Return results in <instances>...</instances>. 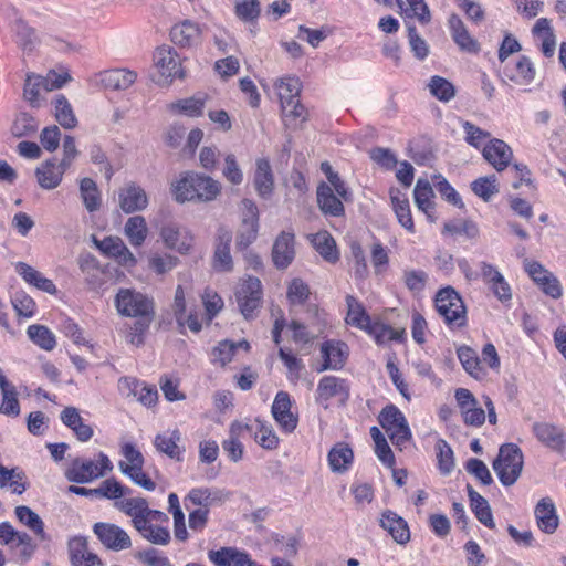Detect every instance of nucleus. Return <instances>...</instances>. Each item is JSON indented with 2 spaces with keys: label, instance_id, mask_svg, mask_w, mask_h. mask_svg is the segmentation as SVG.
<instances>
[{
  "label": "nucleus",
  "instance_id": "f257e3e1",
  "mask_svg": "<svg viewBox=\"0 0 566 566\" xmlns=\"http://www.w3.org/2000/svg\"><path fill=\"white\" fill-rule=\"evenodd\" d=\"M114 303L119 315L136 318V322L129 326L127 339L133 345H142L144 334L149 328L155 314L153 300L136 290L120 289Z\"/></svg>",
  "mask_w": 566,
  "mask_h": 566
},
{
  "label": "nucleus",
  "instance_id": "f03ea898",
  "mask_svg": "<svg viewBox=\"0 0 566 566\" xmlns=\"http://www.w3.org/2000/svg\"><path fill=\"white\" fill-rule=\"evenodd\" d=\"M171 192L177 202H209L220 195L221 185L209 176L188 171L171 184Z\"/></svg>",
  "mask_w": 566,
  "mask_h": 566
},
{
  "label": "nucleus",
  "instance_id": "7ed1b4c3",
  "mask_svg": "<svg viewBox=\"0 0 566 566\" xmlns=\"http://www.w3.org/2000/svg\"><path fill=\"white\" fill-rule=\"evenodd\" d=\"M493 469L502 484L513 485L523 469V454L521 449L514 443L501 446L499 455L493 462Z\"/></svg>",
  "mask_w": 566,
  "mask_h": 566
},
{
  "label": "nucleus",
  "instance_id": "20e7f679",
  "mask_svg": "<svg viewBox=\"0 0 566 566\" xmlns=\"http://www.w3.org/2000/svg\"><path fill=\"white\" fill-rule=\"evenodd\" d=\"M436 308L450 327H462L467 322V310L461 296L452 287H444L436 295Z\"/></svg>",
  "mask_w": 566,
  "mask_h": 566
},
{
  "label": "nucleus",
  "instance_id": "39448f33",
  "mask_svg": "<svg viewBox=\"0 0 566 566\" xmlns=\"http://www.w3.org/2000/svg\"><path fill=\"white\" fill-rule=\"evenodd\" d=\"M112 470L113 464L111 460L106 454L101 452L98 454L97 461L83 460L78 458L73 460L65 471V476L71 482L88 483L93 480L104 476Z\"/></svg>",
  "mask_w": 566,
  "mask_h": 566
},
{
  "label": "nucleus",
  "instance_id": "423d86ee",
  "mask_svg": "<svg viewBox=\"0 0 566 566\" xmlns=\"http://www.w3.org/2000/svg\"><path fill=\"white\" fill-rule=\"evenodd\" d=\"M122 454L124 460L118 463L120 472L143 489L154 491L156 483L143 470L144 457L142 452L132 443H125L122 447Z\"/></svg>",
  "mask_w": 566,
  "mask_h": 566
},
{
  "label": "nucleus",
  "instance_id": "0eeeda50",
  "mask_svg": "<svg viewBox=\"0 0 566 566\" xmlns=\"http://www.w3.org/2000/svg\"><path fill=\"white\" fill-rule=\"evenodd\" d=\"M379 422L391 442L402 450L411 439V431L402 412L395 406H388L379 415Z\"/></svg>",
  "mask_w": 566,
  "mask_h": 566
},
{
  "label": "nucleus",
  "instance_id": "6e6552de",
  "mask_svg": "<svg viewBox=\"0 0 566 566\" xmlns=\"http://www.w3.org/2000/svg\"><path fill=\"white\" fill-rule=\"evenodd\" d=\"M240 224L237 229L235 245L245 249L258 238L259 209L250 199H243L240 203Z\"/></svg>",
  "mask_w": 566,
  "mask_h": 566
},
{
  "label": "nucleus",
  "instance_id": "1a4fd4ad",
  "mask_svg": "<svg viewBox=\"0 0 566 566\" xmlns=\"http://www.w3.org/2000/svg\"><path fill=\"white\" fill-rule=\"evenodd\" d=\"M235 300L244 318H252L255 311L262 303V287L260 280L250 276L242 281L237 287Z\"/></svg>",
  "mask_w": 566,
  "mask_h": 566
},
{
  "label": "nucleus",
  "instance_id": "9d476101",
  "mask_svg": "<svg viewBox=\"0 0 566 566\" xmlns=\"http://www.w3.org/2000/svg\"><path fill=\"white\" fill-rule=\"evenodd\" d=\"M154 62L158 72L156 82L159 85H167L174 78L184 76L180 59L169 46L158 48L154 55Z\"/></svg>",
  "mask_w": 566,
  "mask_h": 566
},
{
  "label": "nucleus",
  "instance_id": "9b49d317",
  "mask_svg": "<svg viewBox=\"0 0 566 566\" xmlns=\"http://www.w3.org/2000/svg\"><path fill=\"white\" fill-rule=\"evenodd\" d=\"M93 531L101 543L111 551L119 552L132 546L129 535L122 527L111 523H95Z\"/></svg>",
  "mask_w": 566,
  "mask_h": 566
},
{
  "label": "nucleus",
  "instance_id": "f8f14e48",
  "mask_svg": "<svg viewBox=\"0 0 566 566\" xmlns=\"http://www.w3.org/2000/svg\"><path fill=\"white\" fill-rule=\"evenodd\" d=\"M159 235L167 249L180 254L189 253L193 243V237L187 229L171 222L160 228Z\"/></svg>",
  "mask_w": 566,
  "mask_h": 566
},
{
  "label": "nucleus",
  "instance_id": "ddd939ff",
  "mask_svg": "<svg viewBox=\"0 0 566 566\" xmlns=\"http://www.w3.org/2000/svg\"><path fill=\"white\" fill-rule=\"evenodd\" d=\"M229 499V493L218 488H193L185 497V505L189 504L200 506L199 509H210L211 506L221 505Z\"/></svg>",
  "mask_w": 566,
  "mask_h": 566
},
{
  "label": "nucleus",
  "instance_id": "4468645a",
  "mask_svg": "<svg viewBox=\"0 0 566 566\" xmlns=\"http://www.w3.org/2000/svg\"><path fill=\"white\" fill-rule=\"evenodd\" d=\"M101 252L115 259L122 266L134 268L137 259L119 237H106L102 241H95Z\"/></svg>",
  "mask_w": 566,
  "mask_h": 566
},
{
  "label": "nucleus",
  "instance_id": "2eb2a0df",
  "mask_svg": "<svg viewBox=\"0 0 566 566\" xmlns=\"http://www.w3.org/2000/svg\"><path fill=\"white\" fill-rule=\"evenodd\" d=\"M524 268L531 279L542 287L545 294L553 298H559L562 296L563 292L558 280L541 263L525 261Z\"/></svg>",
  "mask_w": 566,
  "mask_h": 566
},
{
  "label": "nucleus",
  "instance_id": "dca6fc26",
  "mask_svg": "<svg viewBox=\"0 0 566 566\" xmlns=\"http://www.w3.org/2000/svg\"><path fill=\"white\" fill-rule=\"evenodd\" d=\"M118 205L125 213L143 211L148 206V196L137 184L127 182L118 191Z\"/></svg>",
  "mask_w": 566,
  "mask_h": 566
},
{
  "label": "nucleus",
  "instance_id": "f3484780",
  "mask_svg": "<svg viewBox=\"0 0 566 566\" xmlns=\"http://www.w3.org/2000/svg\"><path fill=\"white\" fill-rule=\"evenodd\" d=\"M292 402L290 396L285 391L276 394L273 405L272 415L277 424L285 432H292L297 426V416L291 411Z\"/></svg>",
  "mask_w": 566,
  "mask_h": 566
},
{
  "label": "nucleus",
  "instance_id": "a211bd4d",
  "mask_svg": "<svg viewBox=\"0 0 566 566\" xmlns=\"http://www.w3.org/2000/svg\"><path fill=\"white\" fill-rule=\"evenodd\" d=\"M295 258L294 234L281 232L272 248V259L277 269H286Z\"/></svg>",
  "mask_w": 566,
  "mask_h": 566
},
{
  "label": "nucleus",
  "instance_id": "6ab92c4d",
  "mask_svg": "<svg viewBox=\"0 0 566 566\" xmlns=\"http://www.w3.org/2000/svg\"><path fill=\"white\" fill-rule=\"evenodd\" d=\"M483 157L497 171L504 170L512 160L513 153L511 147L501 139H491L483 147Z\"/></svg>",
  "mask_w": 566,
  "mask_h": 566
},
{
  "label": "nucleus",
  "instance_id": "aec40b11",
  "mask_svg": "<svg viewBox=\"0 0 566 566\" xmlns=\"http://www.w3.org/2000/svg\"><path fill=\"white\" fill-rule=\"evenodd\" d=\"M322 357L324 363L318 371L327 369L337 370L340 369L348 355V347L345 343L328 340L325 342L321 347Z\"/></svg>",
  "mask_w": 566,
  "mask_h": 566
},
{
  "label": "nucleus",
  "instance_id": "412c9836",
  "mask_svg": "<svg viewBox=\"0 0 566 566\" xmlns=\"http://www.w3.org/2000/svg\"><path fill=\"white\" fill-rule=\"evenodd\" d=\"M170 38L180 48H192L200 43L201 30L197 23L185 20L171 28Z\"/></svg>",
  "mask_w": 566,
  "mask_h": 566
},
{
  "label": "nucleus",
  "instance_id": "4be33fe9",
  "mask_svg": "<svg viewBox=\"0 0 566 566\" xmlns=\"http://www.w3.org/2000/svg\"><path fill=\"white\" fill-rule=\"evenodd\" d=\"M180 440L181 433L178 429L166 430L156 434L154 446L157 451L166 454L170 459L180 461L184 452V448L179 444Z\"/></svg>",
  "mask_w": 566,
  "mask_h": 566
},
{
  "label": "nucleus",
  "instance_id": "5701e85b",
  "mask_svg": "<svg viewBox=\"0 0 566 566\" xmlns=\"http://www.w3.org/2000/svg\"><path fill=\"white\" fill-rule=\"evenodd\" d=\"M380 525L398 544H407L410 541V532L407 522L392 511H386L380 518Z\"/></svg>",
  "mask_w": 566,
  "mask_h": 566
},
{
  "label": "nucleus",
  "instance_id": "b1692460",
  "mask_svg": "<svg viewBox=\"0 0 566 566\" xmlns=\"http://www.w3.org/2000/svg\"><path fill=\"white\" fill-rule=\"evenodd\" d=\"M253 185L260 197L269 198L272 195L274 189V176L268 159H256Z\"/></svg>",
  "mask_w": 566,
  "mask_h": 566
},
{
  "label": "nucleus",
  "instance_id": "393cba45",
  "mask_svg": "<svg viewBox=\"0 0 566 566\" xmlns=\"http://www.w3.org/2000/svg\"><path fill=\"white\" fill-rule=\"evenodd\" d=\"M61 420L75 433L80 441L85 442L93 437L92 427L84 422L75 407H65L61 412Z\"/></svg>",
  "mask_w": 566,
  "mask_h": 566
},
{
  "label": "nucleus",
  "instance_id": "a878e982",
  "mask_svg": "<svg viewBox=\"0 0 566 566\" xmlns=\"http://www.w3.org/2000/svg\"><path fill=\"white\" fill-rule=\"evenodd\" d=\"M415 202L420 211H422L430 222L436 221L433 190L430 182L426 179H418L413 189Z\"/></svg>",
  "mask_w": 566,
  "mask_h": 566
},
{
  "label": "nucleus",
  "instance_id": "bb28decb",
  "mask_svg": "<svg viewBox=\"0 0 566 566\" xmlns=\"http://www.w3.org/2000/svg\"><path fill=\"white\" fill-rule=\"evenodd\" d=\"M116 507L132 517L133 525L136 530L145 523L148 503L143 497H128L116 502Z\"/></svg>",
  "mask_w": 566,
  "mask_h": 566
},
{
  "label": "nucleus",
  "instance_id": "cd10ccee",
  "mask_svg": "<svg viewBox=\"0 0 566 566\" xmlns=\"http://www.w3.org/2000/svg\"><path fill=\"white\" fill-rule=\"evenodd\" d=\"M535 516L538 527L547 534H553L558 527V516L556 515L553 502L545 497L542 499L535 507Z\"/></svg>",
  "mask_w": 566,
  "mask_h": 566
},
{
  "label": "nucleus",
  "instance_id": "c85d7f7f",
  "mask_svg": "<svg viewBox=\"0 0 566 566\" xmlns=\"http://www.w3.org/2000/svg\"><path fill=\"white\" fill-rule=\"evenodd\" d=\"M15 271L28 284L33 285L49 294H56L57 290L55 284L50 279L44 277L39 271L29 264L24 262H18L15 264Z\"/></svg>",
  "mask_w": 566,
  "mask_h": 566
},
{
  "label": "nucleus",
  "instance_id": "c756f323",
  "mask_svg": "<svg viewBox=\"0 0 566 566\" xmlns=\"http://www.w3.org/2000/svg\"><path fill=\"white\" fill-rule=\"evenodd\" d=\"M392 209L398 222L410 233L415 232V224L411 216L410 205L407 196L398 189L390 191Z\"/></svg>",
  "mask_w": 566,
  "mask_h": 566
},
{
  "label": "nucleus",
  "instance_id": "7c9ffc66",
  "mask_svg": "<svg viewBox=\"0 0 566 566\" xmlns=\"http://www.w3.org/2000/svg\"><path fill=\"white\" fill-rule=\"evenodd\" d=\"M533 433L538 441L548 448L560 449L564 446L563 430L553 423L535 422L533 424Z\"/></svg>",
  "mask_w": 566,
  "mask_h": 566
},
{
  "label": "nucleus",
  "instance_id": "2f4dec72",
  "mask_svg": "<svg viewBox=\"0 0 566 566\" xmlns=\"http://www.w3.org/2000/svg\"><path fill=\"white\" fill-rule=\"evenodd\" d=\"M534 38L541 41V51L547 57L553 56L556 49V38L551 22L546 18L536 21L532 29Z\"/></svg>",
  "mask_w": 566,
  "mask_h": 566
},
{
  "label": "nucleus",
  "instance_id": "473e14b6",
  "mask_svg": "<svg viewBox=\"0 0 566 566\" xmlns=\"http://www.w3.org/2000/svg\"><path fill=\"white\" fill-rule=\"evenodd\" d=\"M66 169L61 163L59 165L53 161L44 163L35 172L39 185L49 190L56 188L61 184Z\"/></svg>",
  "mask_w": 566,
  "mask_h": 566
},
{
  "label": "nucleus",
  "instance_id": "72a5a7b5",
  "mask_svg": "<svg viewBox=\"0 0 566 566\" xmlns=\"http://www.w3.org/2000/svg\"><path fill=\"white\" fill-rule=\"evenodd\" d=\"M329 468L335 473H344L353 462V450L344 442L336 443L327 455Z\"/></svg>",
  "mask_w": 566,
  "mask_h": 566
},
{
  "label": "nucleus",
  "instance_id": "f704fd0d",
  "mask_svg": "<svg viewBox=\"0 0 566 566\" xmlns=\"http://www.w3.org/2000/svg\"><path fill=\"white\" fill-rule=\"evenodd\" d=\"M137 74L126 69H114L102 74V83L106 88L127 90L136 81Z\"/></svg>",
  "mask_w": 566,
  "mask_h": 566
},
{
  "label": "nucleus",
  "instance_id": "c9c22d12",
  "mask_svg": "<svg viewBox=\"0 0 566 566\" xmlns=\"http://www.w3.org/2000/svg\"><path fill=\"white\" fill-rule=\"evenodd\" d=\"M124 234L133 247H142L148 237L146 219L143 216L129 217L124 226Z\"/></svg>",
  "mask_w": 566,
  "mask_h": 566
},
{
  "label": "nucleus",
  "instance_id": "e433bc0d",
  "mask_svg": "<svg viewBox=\"0 0 566 566\" xmlns=\"http://www.w3.org/2000/svg\"><path fill=\"white\" fill-rule=\"evenodd\" d=\"M80 198L90 212H96L102 207V196L96 182L91 178H83L80 180Z\"/></svg>",
  "mask_w": 566,
  "mask_h": 566
},
{
  "label": "nucleus",
  "instance_id": "4c0bfd02",
  "mask_svg": "<svg viewBox=\"0 0 566 566\" xmlns=\"http://www.w3.org/2000/svg\"><path fill=\"white\" fill-rule=\"evenodd\" d=\"M317 203L325 214L337 217L344 213L340 199L334 195L332 187L327 184H321L317 187Z\"/></svg>",
  "mask_w": 566,
  "mask_h": 566
},
{
  "label": "nucleus",
  "instance_id": "58836bf2",
  "mask_svg": "<svg viewBox=\"0 0 566 566\" xmlns=\"http://www.w3.org/2000/svg\"><path fill=\"white\" fill-rule=\"evenodd\" d=\"M45 83L46 82L41 75L34 73L27 74L23 87V97L31 106H41L42 94L48 92Z\"/></svg>",
  "mask_w": 566,
  "mask_h": 566
},
{
  "label": "nucleus",
  "instance_id": "ea45409f",
  "mask_svg": "<svg viewBox=\"0 0 566 566\" xmlns=\"http://www.w3.org/2000/svg\"><path fill=\"white\" fill-rule=\"evenodd\" d=\"M449 27L454 42L462 49L469 52L478 51V43L469 34L463 21L457 14H451L449 18Z\"/></svg>",
  "mask_w": 566,
  "mask_h": 566
},
{
  "label": "nucleus",
  "instance_id": "a19ab883",
  "mask_svg": "<svg viewBox=\"0 0 566 566\" xmlns=\"http://www.w3.org/2000/svg\"><path fill=\"white\" fill-rule=\"evenodd\" d=\"M467 489L471 503V509L474 512L476 518L489 528H494L495 523L493 521L491 507L488 501L476 491H474L471 485H468Z\"/></svg>",
  "mask_w": 566,
  "mask_h": 566
},
{
  "label": "nucleus",
  "instance_id": "79ce46f5",
  "mask_svg": "<svg viewBox=\"0 0 566 566\" xmlns=\"http://www.w3.org/2000/svg\"><path fill=\"white\" fill-rule=\"evenodd\" d=\"M14 513L19 522L32 531L41 541L46 539L44 523L38 513L25 505L17 506Z\"/></svg>",
  "mask_w": 566,
  "mask_h": 566
},
{
  "label": "nucleus",
  "instance_id": "37998d69",
  "mask_svg": "<svg viewBox=\"0 0 566 566\" xmlns=\"http://www.w3.org/2000/svg\"><path fill=\"white\" fill-rule=\"evenodd\" d=\"M275 88L281 105L290 106L293 101L298 99L301 83L296 77L285 76L275 82Z\"/></svg>",
  "mask_w": 566,
  "mask_h": 566
},
{
  "label": "nucleus",
  "instance_id": "c03bdc74",
  "mask_svg": "<svg viewBox=\"0 0 566 566\" xmlns=\"http://www.w3.org/2000/svg\"><path fill=\"white\" fill-rule=\"evenodd\" d=\"M346 303V323L359 329H368L370 327L371 321L364 306L353 296H347Z\"/></svg>",
  "mask_w": 566,
  "mask_h": 566
},
{
  "label": "nucleus",
  "instance_id": "a18cd8bd",
  "mask_svg": "<svg viewBox=\"0 0 566 566\" xmlns=\"http://www.w3.org/2000/svg\"><path fill=\"white\" fill-rule=\"evenodd\" d=\"M311 242L315 250L328 262L338 260V252L333 237L327 231H321L312 235Z\"/></svg>",
  "mask_w": 566,
  "mask_h": 566
},
{
  "label": "nucleus",
  "instance_id": "49530a36",
  "mask_svg": "<svg viewBox=\"0 0 566 566\" xmlns=\"http://www.w3.org/2000/svg\"><path fill=\"white\" fill-rule=\"evenodd\" d=\"M505 75L517 85H528L535 77V69L531 61L523 56L513 69L505 71Z\"/></svg>",
  "mask_w": 566,
  "mask_h": 566
},
{
  "label": "nucleus",
  "instance_id": "de8ad7c7",
  "mask_svg": "<svg viewBox=\"0 0 566 566\" xmlns=\"http://www.w3.org/2000/svg\"><path fill=\"white\" fill-rule=\"evenodd\" d=\"M53 104L55 118L59 124L66 129L74 128L77 125V119L67 99L63 95H56Z\"/></svg>",
  "mask_w": 566,
  "mask_h": 566
},
{
  "label": "nucleus",
  "instance_id": "09e8293b",
  "mask_svg": "<svg viewBox=\"0 0 566 566\" xmlns=\"http://www.w3.org/2000/svg\"><path fill=\"white\" fill-rule=\"evenodd\" d=\"M458 358L462 364L463 368L475 379H480L484 376V370L481 366V360L479 359L476 353L467 346L460 347L458 349Z\"/></svg>",
  "mask_w": 566,
  "mask_h": 566
},
{
  "label": "nucleus",
  "instance_id": "8fccbe9b",
  "mask_svg": "<svg viewBox=\"0 0 566 566\" xmlns=\"http://www.w3.org/2000/svg\"><path fill=\"white\" fill-rule=\"evenodd\" d=\"M252 426H254L252 434L254 436L258 444L268 450H274L277 448L279 438L271 426L265 424L260 420H255Z\"/></svg>",
  "mask_w": 566,
  "mask_h": 566
},
{
  "label": "nucleus",
  "instance_id": "3c124183",
  "mask_svg": "<svg viewBox=\"0 0 566 566\" xmlns=\"http://www.w3.org/2000/svg\"><path fill=\"white\" fill-rule=\"evenodd\" d=\"M29 338L44 350H52L56 346L54 334L44 325H31L28 328Z\"/></svg>",
  "mask_w": 566,
  "mask_h": 566
},
{
  "label": "nucleus",
  "instance_id": "603ef678",
  "mask_svg": "<svg viewBox=\"0 0 566 566\" xmlns=\"http://www.w3.org/2000/svg\"><path fill=\"white\" fill-rule=\"evenodd\" d=\"M249 347L250 345L247 340H240L238 343L230 340L220 342L213 349V359L220 363L221 366H224L233 359L237 349L243 348L244 350H248Z\"/></svg>",
  "mask_w": 566,
  "mask_h": 566
},
{
  "label": "nucleus",
  "instance_id": "864d4df0",
  "mask_svg": "<svg viewBox=\"0 0 566 566\" xmlns=\"http://www.w3.org/2000/svg\"><path fill=\"white\" fill-rule=\"evenodd\" d=\"M284 124L291 128H297L307 118L305 107L300 99L293 101L290 106L281 105Z\"/></svg>",
  "mask_w": 566,
  "mask_h": 566
},
{
  "label": "nucleus",
  "instance_id": "5fc2aeb1",
  "mask_svg": "<svg viewBox=\"0 0 566 566\" xmlns=\"http://www.w3.org/2000/svg\"><path fill=\"white\" fill-rule=\"evenodd\" d=\"M344 389V381L334 377H323L317 386L316 394L318 401H327L331 398L339 395Z\"/></svg>",
  "mask_w": 566,
  "mask_h": 566
},
{
  "label": "nucleus",
  "instance_id": "6e6d98bb",
  "mask_svg": "<svg viewBox=\"0 0 566 566\" xmlns=\"http://www.w3.org/2000/svg\"><path fill=\"white\" fill-rule=\"evenodd\" d=\"M0 390L2 394L0 413L7 416H18L20 413V405L15 387L12 384L8 382L4 386H2Z\"/></svg>",
  "mask_w": 566,
  "mask_h": 566
},
{
  "label": "nucleus",
  "instance_id": "4d7b16f0",
  "mask_svg": "<svg viewBox=\"0 0 566 566\" xmlns=\"http://www.w3.org/2000/svg\"><path fill=\"white\" fill-rule=\"evenodd\" d=\"M430 93L438 99L448 102L455 95V88L451 82L441 76H432L428 83Z\"/></svg>",
  "mask_w": 566,
  "mask_h": 566
},
{
  "label": "nucleus",
  "instance_id": "13d9d810",
  "mask_svg": "<svg viewBox=\"0 0 566 566\" xmlns=\"http://www.w3.org/2000/svg\"><path fill=\"white\" fill-rule=\"evenodd\" d=\"M178 264L179 259L169 253H154L148 259L149 269L159 275L172 271Z\"/></svg>",
  "mask_w": 566,
  "mask_h": 566
},
{
  "label": "nucleus",
  "instance_id": "bf43d9fd",
  "mask_svg": "<svg viewBox=\"0 0 566 566\" xmlns=\"http://www.w3.org/2000/svg\"><path fill=\"white\" fill-rule=\"evenodd\" d=\"M138 533L148 542L155 545H167L170 541V533L166 527L144 523Z\"/></svg>",
  "mask_w": 566,
  "mask_h": 566
},
{
  "label": "nucleus",
  "instance_id": "052dcab7",
  "mask_svg": "<svg viewBox=\"0 0 566 566\" xmlns=\"http://www.w3.org/2000/svg\"><path fill=\"white\" fill-rule=\"evenodd\" d=\"M434 449L440 472L442 474H449L454 468V458L451 447L446 440L439 439Z\"/></svg>",
  "mask_w": 566,
  "mask_h": 566
},
{
  "label": "nucleus",
  "instance_id": "680f3d73",
  "mask_svg": "<svg viewBox=\"0 0 566 566\" xmlns=\"http://www.w3.org/2000/svg\"><path fill=\"white\" fill-rule=\"evenodd\" d=\"M471 188L484 201H489L493 195L499 192L497 179L494 175L478 178L472 182Z\"/></svg>",
  "mask_w": 566,
  "mask_h": 566
},
{
  "label": "nucleus",
  "instance_id": "e2e57ef3",
  "mask_svg": "<svg viewBox=\"0 0 566 566\" xmlns=\"http://www.w3.org/2000/svg\"><path fill=\"white\" fill-rule=\"evenodd\" d=\"M128 493H130L129 489L123 486L117 480L113 478L103 481L101 485L94 491V494L111 500H118Z\"/></svg>",
  "mask_w": 566,
  "mask_h": 566
},
{
  "label": "nucleus",
  "instance_id": "0e129e2a",
  "mask_svg": "<svg viewBox=\"0 0 566 566\" xmlns=\"http://www.w3.org/2000/svg\"><path fill=\"white\" fill-rule=\"evenodd\" d=\"M231 235L224 234V242L217 245L214 252V268L219 271H230L232 269V258L230 254V242Z\"/></svg>",
  "mask_w": 566,
  "mask_h": 566
},
{
  "label": "nucleus",
  "instance_id": "69168bd1",
  "mask_svg": "<svg viewBox=\"0 0 566 566\" xmlns=\"http://www.w3.org/2000/svg\"><path fill=\"white\" fill-rule=\"evenodd\" d=\"M206 96L197 95L189 98L181 99L171 105L172 108H178L180 112L188 116H199L202 114L205 107Z\"/></svg>",
  "mask_w": 566,
  "mask_h": 566
},
{
  "label": "nucleus",
  "instance_id": "338daca9",
  "mask_svg": "<svg viewBox=\"0 0 566 566\" xmlns=\"http://www.w3.org/2000/svg\"><path fill=\"white\" fill-rule=\"evenodd\" d=\"M15 32L17 41L21 50L24 53H31L38 43L34 31L24 23L20 22L17 24Z\"/></svg>",
  "mask_w": 566,
  "mask_h": 566
},
{
  "label": "nucleus",
  "instance_id": "774afa93",
  "mask_svg": "<svg viewBox=\"0 0 566 566\" xmlns=\"http://www.w3.org/2000/svg\"><path fill=\"white\" fill-rule=\"evenodd\" d=\"M369 334L374 335L377 343H386L388 340H398L403 335V329L397 331L390 326L384 324H371L368 329H366Z\"/></svg>",
  "mask_w": 566,
  "mask_h": 566
}]
</instances>
